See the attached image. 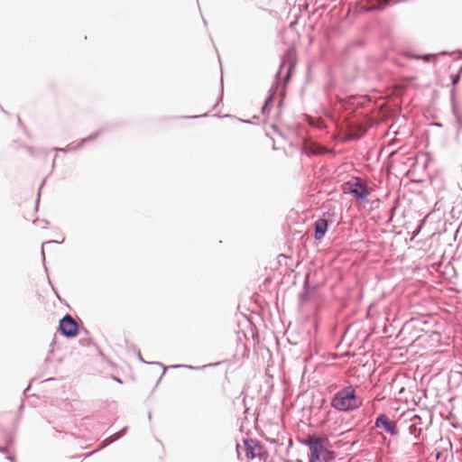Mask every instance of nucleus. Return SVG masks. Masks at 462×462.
I'll list each match as a JSON object with an SVG mask.
<instances>
[{
    "instance_id": "4",
    "label": "nucleus",
    "mask_w": 462,
    "mask_h": 462,
    "mask_svg": "<svg viewBox=\"0 0 462 462\" xmlns=\"http://www.w3.org/2000/svg\"><path fill=\"white\" fill-rule=\"evenodd\" d=\"M374 427L383 430L386 433L391 436H396L399 434L397 424L395 421L389 419L384 413H381L374 421Z\"/></svg>"
},
{
    "instance_id": "9",
    "label": "nucleus",
    "mask_w": 462,
    "mask_h": 462,
    "mask_svg": "<svg viewBox=\"0 0 462 462\" xmlns=\"http://www.w3.org/2000/svg\"><path fill=\"white\" fill-rule=\"evenodd\" d=\"M98 134L99 133H96L95 134H91L88 137L83 138L80 141V143L78 145H76V146H74L72 143H70L66 148H57L56 151L62 152H70V151H76L80 146H82L84 143L95 140L97 137Z\"/></svg>"
},
{
    "instance_id": "16",
    "label": "nucleus",
    "mask_w": 462,
    "mask_h": 462,
    "mask_svg": "<svg viewBox=\"0 0 462 462\" xmlns=\"http://www.w3.org/2000/svg\"><path fill=\"white\" fill-rule=\"evenodd\" d=\"M459 79H460V74H459V73H457V75H455V76L452 78V84H453V85L457 84V83H458V81H459Z\"/></svg>"
},
{
    "instance_id": "3",
    "label": "nucleus",
    "mask_w": 462,
    "mask_h": 462,
    "mask_svg": "<svg viewBox=\"0 0 462 462\" xmlns=\"http://www.w3.org/2000/svg\"><path fill=\"white\" fill-rule=\"evenodd\" d=\"M349 186V192L356 199L365 200L370 195L371 189L358 178L346 183Z\"/></svg>"
},
{
    "instance_id": "17",
    "label": "nucleus",
    "mask_w": 462,
    "mask_h": 462,
    "mask_svg": "<svg viewBox=\"0 0 462 462\" xmlns=\"http://www.w3.org/2000/svg\"><path fill=\"white\" fill-rule=\"evenodd\" d=\"M171 367L177 368V367H186L189 369H198V367L192 366V365H172Z\"/></svg>"
},
{
    "instance_id": "13",
    "label": "nucleus",
    "mask_w": 462,
    "mask_h": 462,
    "mask_svg": "<svg viewBox=\"0 0 462 462\" xmlns=\"http://www.w3.org/2000/svg\"><path fill=\"white\" fill-rule=\"evenodd\" d=\"M126 430H127V427H125L124 429H122L121 430L116 432L115 435H113L109 439H106V441H107V443H112L113 441L119 439L125 434Z\"/></svg>"
},
{
    "instance_id": "10",
    "label": "nucleus",
    "mask_w": 462,
    "mask_h": 462,
    "mask_svg": "<svg viewBox=\"0 0 462 462\" xmlns=\"http://www.w3.org/2000/svg\"><path fill=\"white\" fill-rule=\"evenodd\" d=\"M389 0H368L365 10L367 12L381 11L386 7Z\"/></svg>"
},
{
    "instance_id": "12",
    "label": "nucleus",
    "mask_w": 462,
    "mask_h": 462,
    "mask_svg": "<svg viewBox=\"0 0 462 462\" xmlns=\"http://www.w3.org/2000/svg\"><path fill=\"white\" fill-rule=\"evenodd\" d=\"M420 432L421 429L417 424L413 423L409 426V433L414 436L415 439L419 438Z\"/></svg>"
},
{
    "instance_id": "5",
    "label": "nucleus",
    "mask_w": 462,
    "mask_h": 462,
    "mask_svg": "<svg viewBox=\"0 0 462 462\" xmlns=\"http://www.w3.org/2000/svg\"><path fill=\"white\" fill-rule=\"evenodd\" d=\"M60 330L67 337H75L78 333V324L76 320L69 314L60 320Z\"/></svg>"
},
{
    "instance_id": "11",
    "label": "nucleus",
    "mask_w": 462,
    "mask_h": 462,
    "mask_svg": "<svg viewBox=\"0 0 462 462\" xmlns=\"http://www.w3.org/2000/svg\"><path fill=\"white\" fill-rule=\"evenodd\" d=\"M269 92H270V95L266 98V100L264 102V105L262 107V114L263 115H266V114L269 113L270 108H271V106L273 105V97H274V95H275V92H276V88L275 87H272Z\"/></svg>"
},
{
    "instance_id": "1",
    "label": "nucleus",
    "mask_w": 462,
    "mask_h": 462,
    "mask_svg": "<svg viewBox=\"0 0 462 462\" xmlns=\"http://www.w3.org/2000/svg\"><path fill=\"white\" fill-rule=\"evenodd\" d=\"M330 405L338 411L348 412L360 408L362 400L356 396V388L347 385L334 394Z\"/></svg>"
},
{
    "instance_id": "19",
    "label": "nucleus",
    "mask_w": 462,
    "mask_h": 462,
    "mask_svg": "<svg viewBox=\"0 0 462 462\" xmlns=\"http://www.w3.org/2000/svg\"><path fill=\"white\" fill-rule=\"evenodd\" d=\"M0 452L4 454L7 453V448L0 446Z\"/></svg>"
},
{
    "instance_id": "20",
    "label": "nucleus",
    "mask_w": 462,
    "mask_h": 462,
    "mask_svg": "<svg viewBox=\"0 0 462 462\" xmlns=\"http://www.w3.org/2000/svg\"><path fill=\"white\" fill-rule=\"evenodd\" d=\"M8 459L10 460V462H14V457H8Z\"/></svg>"
},
{
    "instance_id": "6",
    "label": "nucleus",
    "mask_w": 462,
    "mask_h": 462,
    "mask_svg": "<svg viewBox=\"0 0 462 462\" xmlns=\"http://www.w3.org/2000/svg\"><path fill=\"white\" fill-rule=\"evenodd\" d=\"M245 456L248 459H254L261 457L263 447L256 439H247L244 440Z\"/></svg>"
},
{
    "instance_id": "15",
    "label": "nucleus",
    "mask_w": 462,
    "mask_h": 462,
    "mask_svg": "<svg viewBox=\"0 0 462 462\" xmlns=\"http://www.w3.org/2000/svg\"><path fill=\"white\" fill-rule=\"evenodd\" d=\"M58 243H59V242H58V241H56V240H51V241H47V242L43 243V244H42V255L44 256V249H43V247H44V245H49V244H58Z\"/></svg>"
},
{
    "instance_id": "14",
    "label": "nucleus",
    "mask_w": 462,
    "mask_h": 462,
    "mask_svg": "<svg viewBox=\"0 0 462 462\" xmlns=\"http://www.w3.org/2000/svg\"><path fill=\"white\" fill-rule=\"evenodd\" d=\"M436 55L433 54H425V55H409V57L415 58L417 60L422 59L425 61H430L432 58H434Z\"/></svg>"
},
{
    "instance_id": "2",
    "label": "nucleus",
    "mask_w": 462,
    "mask_h": 462,
    "mask_svg": "<svg viewBox=\"0 0 462 462\" xmlns=\"http://www.w3.org/2000/svg\"><path fill=\"white\" fill-rule=\"evenodd\" d=\"M328 439L316 438L309 440L308 446L310 451V462H334L336 454L327 448L325 442Z\"/></svg>"
},
{
    "instance_id": "8",
    "label": "nucleus",
    "mask_w": 462,
    "mask_h": 462,
    "mask_svg": "<svg viewBox=\"0 0 462 462\" xmlns=\"http://www.w3.org/2000/svg\"><path fill=\"white\" fill-rule=\"evenodd\" d=\"M315 227V239L320 240L327 232L328 220L325 218H319L314 224Z\"/></svg>"
},
{
    "instance_id": "18",
    "label": "nucleus",
    "mask_w": 462,
    "mask_h": 462,
    "mask_svg": "<svg viewBox=\"0 0 462 462\" xmlns=\"http://www.w3.org/2000/svg\"><path fill=\"white\" fill-rule=\"evenodd\" d=\"M308 300V292H303L300 294V301L304 302Z\"/></svg>"
},
{
    "instance_id": "7",
    "label": "nucleus",
    "mask_w": 462,
    "mask_h": 462,
    "mask_svg": "<svg viewBox=\"0 0 462 462\" xmlns=\"http://www.w3.org/2000/svg\"><path fill=\"white\" fill-rule=\"evenodd\" d=\"M294 59H295V51L293 49H289L283 58L282 63L280 67V69L277 73L279 77L282 71V69H286L285 80L288 81L291 76V70L294 66Z\"/></svg>"
}]
</instances>
